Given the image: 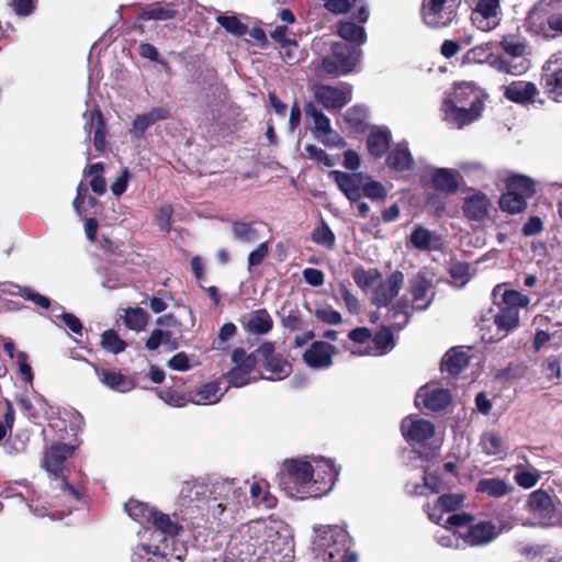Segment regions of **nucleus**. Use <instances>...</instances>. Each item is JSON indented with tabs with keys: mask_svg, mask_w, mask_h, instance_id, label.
<instances>
[{
	"mask_svg": "<svg viewBox=\"0 0 562 562\" xmlns=\"http://www.w3.org/2000/svg\"><path fill=\"white\" fill-rule=\"evenodd\" d=\"M306 458L285 460L280 485L286 495L295 499L321 497L328 493L339 474V469L329 459Z\"/></svg>",
	"mask_w": 562,
	"mask_h": 562,
	"instance_id": "obj_1",
	"label": "nucleus"
},
{
	"mask_svg": "<svg viewBox=\"0 0 562 562\" xmlns=\"http://www.w3.org/2000/svg\"><path fill=\"white\" fill-rule=\"evenodd\" d=\"M239 553L260 557L272 562H292L291 530L282 520L269 518L249 522L239 528Z\"/></svg>",
	"mask_w": 562,
	"mask_h": 562,
	"instance_id": "obj_2",
	"label": "nucleus"
},
{
	"mask_svg": "<svg viewBox=\"0 0 562 562\" xmlns=\"http://www.w3.org/2000/svg\"><path fill=\"white\" fill-rule=\"evenodd\" d=\"M497 46L504 55H491L488 63L499 72L520 76L530 68L526 41L514 34L502 36Z\"/></svg>",
	"mask_w": 562,
	"mask_h": 562,
	"instance_id": "obj_3",
	"label": "nucleus"
},
{
	"mask_svg": "<svg viewBox=\"0 0 562 562\" xmlns=\"http://www.w3.org/2000/svg\"><path fill=\"white\" fill-rule=\"evenodd\" d=\"M187 548L173 537H164L159 543L142 542L133 549L132 562H183Z\"/></svg>",
	"mask_w": 562,
	"mask_h": 562,
	"instance_id": "obj_4",
	"label": "nucleus"
},
{
	"mask_svg": "<svg viewBox=\"0 0 562 562\" xmlns=\"http://www.w3.org/2000/svg\"><path fill=\"white\" fill-rule=\"evenodd\" d=\"M211 516L220 518L225 512L238 510L244 493L237 486L235 479L216 480L209 488Z\"/></svg>",
	"mask_w": 562,
	"mask_h": 562,
	"instance_id": "obj_5",
	"label": "nucleus"
},
{
	"mask_svg": "<svg viewBox=\"0 0 562 562\" xmlns=\"http://www.w3.org/2000/svg\"><path fill=\"white\" fill-rule=\"evenodd\" d=\"M209 494L207 485L195 481H186L182 483L176 501L177 509L183 517L190 518L205 513L211 515Z\"/></svg>",
	"mask_w": 562,
	"mask_h": 562,
	"instance_id": "obj_6",
	"label": "nucleus"
},
{
	"mask_svg": "<svg viewBox=\"0 0 562 562\" xmlns=\"http://www.w3.org/2000/svg\"><path fill=\"white\" fill-rule=\"evenodd\" d=\"M330 56L323 58L321 68L330 76L347 75L359 64L362 50L346 43H335Z\"/></svg>",
	"mask_w": 562,
	"mask_h": 562,
	"instance_id": "obj_7",
	"label": "nucleus"
},
{
	"mask_svg": "<svg viewBox=\"0 0 562 562\" xmlns=\"http://www.w3.org/2000/svg\"><path fill=\"white\" fill-rule=\"evenodd\" d=\"M458 7L456 0H423L422 19L431 29L447 27L457 19Z\"/></svg>",
	"mask_w": 562,
	"mask_h": 562,
	"instance_id": "obj_8",
	"label": "nucleus"
},
{
	"mask_svg": "<svg viewBox=\"0 0 562 562\" xmlns=\"http://www.w3.org/2000/svg\"><path fill=\"white\" fill-rule=\"evenodd\" d=\"M255 358L257 364L262 366L265 371L269 373L268 380H283L292 371L291 364L281 355L276 353L272 342H263L255 350Z\"/></svg>",
	"mask_w": 562,
	"mask_h": 562,
	"instance_id": "obj_9",
	"label": "nucleus"
},
{
	"mask_svg": "<svg viewBox=\"0 0 562 562\" xmlns=\"http://www.w3.org/2000/svg\"><path fill=\"white\" fill-rule=\"evenodd\" d=\"M314 551L318 554L324 553V562L329 561V551L350 544L348 532L340 526H319L314 528Z\"/></svg>",
	"mask_w": 562,
	"mask_h": 562,
	"instance_id": "obj_10",
	"label": "nucleus"
},
{
	"mask_svg": "<svg viewBox=\"0 0 562 562\" xmlns=\"http://www.w3.org/2000/svg\"><path fill=\"white\" fill-rule=\"evenodd\" d=\"M502 15L501 0H477L471 21L477 30L491 32L501 24Z\"/></svg>",
	"mask_w": 562,
	"mask_h": 562,
	"instance_id": "obj_11",
	"label": "nucleus"
},
{
	"mask_svg": "<svg viewBox=\"0 0 562 562\" xmlns=\"http://www.w3.org/2000/svg\"><path fill=\"white\" fill-rule=\"evenodd\" d=\"M546 93L555 102H562V50L550 56L541 75Z\"/></svg>",
	"mask_w": 562,
	"mask_h": 562,
	"instance_id": "obj_12",
	"label": "nucleus"
},
{
	"mask_svg": "<svg viewBox=\"0 0 562 562\" xmlns=\"http://www.w3.org/2000/svg\"><path fill=\"white\" fill-rule=\"evenodd\" d=\"M314 99L326 110H339L351 101V88L348 85H316L313 88Z\"/></svg>",
	"mask_w": 562,
	"mask_h": 562,
	"instance_id": "obj_13",
	"label": "nucleus"
},
{
	"mask_svg": "<svg viewBox=\"0 0 562 562\" xmlns=\"http://www.w3.org/2000/svg\"><path fill=\"white\" fill-rule=\"evenodd\" d=\"M232 360L235 366L227 373L228 383L235 387L249 384L254 380L251 373L257 366L255 351L247 355L244 349L237 348L233 351Z\"/></svg>",
	"mask_w": 562,
	"mask_h": 562,
	"instance_id": "obj_14",
	"label": "nucleus"
},
{
	"mask_svg": "<svg viewBox=\"0 0 562 562\" xmlns=\"http://www.w3.org/2000/svg\"><path fill=\"white\" fill-rule=\"evenodd\" d=\"M305 114L313 120V133L323 144L327 146H340L344 144L342 138L333 131L329 117L313 103L305 105Z\"/></svg>",
	"mask_w": 562,
	"mask_h": 562,
	"instance_id": "obj_15",
	"label": "nucleus"
},
{
	"mask_svg": "<svg viewBox=\"0 0 562 562\" xmlns=\"http://www.w3.org/2000/svg\"><path fill=\"white\" fill-rule=\"evenodd\" d=\"M188 5L187 0L159 1L142 10L138 15L143 21H168L184 13Z\"/></svg>",
	"mask_w": 562,
	"mask_h": 562,
	"instance_id": "obj_16",
	"label": "nucleus"
},
{
	"mask_svg": "<svg viewBox=\"0 0 562 562\" xmlns=\"http://www.w3.org/2000/svg\"><path fill=\"white\" fill-rule=\"evenodd\" d=\"M404 284V274L401 271L392 272L385 280H380L372 291L371 301L378 307L387 306L398 294Z\"/></svg>",
	"mask_w": 562,
	"mask_h": 562,
	"instance_id": "obj_17",
	"label": "nucleus"
},
{
	"mask_svg": "<svg viewBox=\"0 0 562 562\" xmlns=\"http://www.w3.org/2000/svg\"><path fill=\"white\" fill-rule=\"evenodd\" d=\"M484 105H456L450 104V101H443L442 103L445 120L458 128H462L481 117Z\"/></svg>",
	"mask_w": 562,
	"mask_h": 562,
	"instance_id": "obj_18",
	"label": "nucleus"
},
{
	"mask_svg": "<svg viewBox=\"0 0 562 562\" xmlns=\"http://www.w3.org/2000/svg\"><path fill=\"white\" fill-rule=\"evenodd\" d=\"M337 348L328 342L314 341L303 353V360L312 369L323 370L333 366Z\"/></svg>",
	"mask_w": 562,
	"mask_h": 562,
	"instance_id": "obj_19",
	"label": "nucleus"
},
{
	"mask_svg": "<svg viewBox=\"0 0 562 562\" xmlns=\"http://www.w3.org/2000/svg\"><path fill=\"white\" fill-rule=\"evenodd\" d=\"M473 520V517L465 513H458L450 515L445 521L440 525L443 527L441 532H437L436 539L437 542L445 548H458L459 542L462 539L460 537L461 532L451 531V527H461L467 526Z\"/></svg>",
	"mask_w": 562,
	"mask_h": 562,
	"instance_id": "obj_20",
	"label": "nucleus"
},
{
	"mask_svg": "<svg viewBox=\"0 0 562 562\" xmlns=\"http://www.w3.org/2000/svg\"><path fill=\"white\" fill-rule=\"evenodd\" d=\"M401 430L407 441L420 443L434 436L435 426L429 420L411 415L402 420Z\"/></svg>",
	"mask_w": 562,
	"mask_h": 562,
	"instance_id": "obj_21",
	"label": "nucleus"
},
{
	"mask_svg": "<svg viewBox=\"0 0 562 562\" xmlns=\"http://www.w3.org/2000/svg\"><path fill=\"white\" fill-rule=\"evenodd\" d=\"M528 509L542 525H551L555 518V507L551 496L543 490H537L529 495Z\"/></svg>",
	"mask_w": 562,
	"mask_h": 562,
	"instance_id": "obj_22",
	"label": "nucleus"
},
{
	"mask_svg": "<svg viewBox=\"0 0 562 562\" xmlns=\"http://www.w3.org/2000/svg\"><path fill=\"white\" fill-rule=\"evenodd\" d=\"M408 292L414 311H426L435 297L431 282L423 276H417L409 281Z\"/></svg>",
	"mask_w": 562,
	"mask_h": 562,
	"instance_id": "obj_23",
	"label": "nucleus"
},
{
	"mask_svg": "<svg viewBox=\"0 0 562 562\" xmlns=\"http://www.w3.org/2000/svg\"><path fill=\"white\" fill-rule=\"evenodd\" d=\"M451 402V394L448 390L436 386H423L418 390L415 403L417 406H424L429 411H441Z\"/></svg>",
	"mask_w": 562,
	"mask_h": 562,
	"instance_id": "obj_24",
	"label": "nucleus"
},
{
	"mask_svg": "<svg viewBox=\"0 0 562 562\" xmlns=\"http://www.w3.org/2000/svg\"><path fill=\"white\" fill-rule=\"evenodd\" d=\"M503 89L507 100L521 105L533 103L539 94L537 86L530 81H514L508 86H504Z\"/></svg>",
	"mask_w": 562,
	"mask_h": 562,
	"instance_id": "obj_25",
	"label": "nucleus"
},
{
	"mask_svg": "<svg viewBox=\"0 0 562 562\" xmlns=\"http://www.w3.org/2000/svg\"><path fill=\"white\" fill-rule=\"evenodd\" d=\"M463 505V496L461 494H443L434 505L427 504L426 512L431 521L440 525L443 520L445 513L458 510Z\"/></svg>",
	"mask_w": 562,
	"mask_h": 562,
	"instance_id": "obj_26",
	"label": "nucleus"
},
{
	"mask_svg": "<svg viewBox=\"0 0 562 562\" xmlns=\"http://www.w3.org/2000/svg\"><path fill=\"white\" fill-rule=\"evenodd\" d=\"M149 524L155 527V530L151 531L148 528H144L142 531L138 532V536L142 540L147 539V536H154L158 533V536L164 537H173L178 535L181 527L178 524V521H175L171 519V517L168 514L161 513L159 510H155L153 518L150 519Z\"/></svg>",
	"mask_w": 562,
	"mask_h": 562,
	"instance_id": "obj_27",
	"label": "nucleus"
},
{
	"mask_svg": "<svg viewBox=\"0 0 562 562\" xmlns=\"http://www.w3.org/2000/svg\"><path fill=\"white\" fill-rule=\"evenodd\" d=\"M498 536V531L491 521H480L471 525L467 532L460 533L464 543L476 547L484 546L493 541Z\"/></svg>",
	"mask_w": 562,
	"mask_h": 562,
	"instance_id": "obj_28",
	"label": "nucleus"
},
{
	"mask_svg": "<svg viewBox=\"0 0 562 562\" xmlns=\"http://www.w3.org/2000/svg\"><path fill=\"white\" fill-rule=\"evenodd\" d=\"M329 177L334 179L338 188L350 201H358L362 196V173H347L339 170H333Z\"/></svg>",
	"mask_w": 562,
	"mask_h": 562,
	"instance_id": "obj_29",
	"label": "nucleus"
},
{
	"mask_svg": "<svg viewBox=\"0 0 562 562\" xmlns=\"http://www.w3.org/2000/svg\"><path fill=\"white\" fill-rule=\"evenodd\" d=\"M443 101H450V104L456 105H484L481 90L472 82L457 83Z\"/></svg>",
	"mask_w": 562,
	"mask_h": 562,
	"instance_id": "obj_30",
	"label": "nucleus"
},
{
	"mask_svg": "<svg viewBox=\"0 0 562 562\" xmlns=\"http://www.w3.org/2000/svg\"><path fill=\"white\" fill-rule=\"evenodd\" d=\"M85 119V132L90 138V134L93 132V145L97 150L102 151L105 148V125L103 116L100 110L87 111L83 113Z\"/></svg>",
	"mask_w": 562,
	"mask_h": 562,
	"instance_id": "obj_31",
	"label": "nucleus"
},
{
	"mask_svg": "<svg viewBox=\"0 0 562 562\" xmlns=\"http://www.w3.org/2000/svg\"><path fill=\"white\" fill-rule=\"evenodd\" d=\"M241 324L244 329L250 335L261 336L272 329L273 321L267 310L260 308L244 316Z\"/></svg>",
	"mask_w": 562,
	"mask_h": 562,
	"instance_id": "obj_32",
	"label": "nucleus"
},
{
	"mask_svg": "<svg viewBox=\"0 0 562 562\" xmlns=\"http://www.w3.org/2000/svg\"><path fill=\"white\" fill-rule=\"evenodd\" d=\"M170 116V111L167 108H154L147 113L137 115L132 124L130 133L135 138H140L146 130L158 121L167 120Z\"/></svg>",
	"mask_w": 562,
	"mask_h": 562,
	"instance_id": "obj_33",
	"label": "nucleus"
},
{
	"mask_svg": "<svg viewBox=\"0 0 562 562\" xmlns=\"http://www.w3.org/2000/svg\"><path fill=\"white\" fill-rule=\"evenodd\" d=\"M519 324V313L513 307H503L497 305V312L494 314V325L496 326L497 340L506 337Z\"/></svg>",
	"mask_w": 562,
	"mask_h": 562,
	"instance_id": "obj_34",
	"label": "nucleus"
},
{
	"mask_svg": "<svg viewBox=\"0 0 562 562\" xmlns=\"http://www.w3.org/2000/svg\"><path fill=\"white\" fill-rule=\"evenodd\" d=\"M75 448L66 443L53 445L45 453L44 467L53 474H57L63 469L67 458L74 453Z\"/></svg>",
	"mask_w": 562,
	"mask_h": 562,
	"instance_id": "obj_35",
	"label": "nucleus"
},
{
	"mask_svg": "<svg viewBox=\"0 0 562 562\" xmlns=\"http://www.w3.org/2000/svg\"><path fill=\"white\" fill-rule=\"evenodd\" d=\"M490 200L483 193H475L465 199L462 210L464 215L472 221H481L488 214Z\"/></svg>",
	"mask_w": 562,
	"mask_h": 562,
	"instance_id": "obj_36",
	"label": "nucleus"
},
{
	"mask_svg": "<svg viewBox=\"0 0 562 562\" xmlns=\"http://www.w3.org/2000/svg\"><path fill=\"white\" fill-rule=\"evenodd\" d=\"M373 349L366 352H353L355 355L384 356L395 347V338L389 326H382L373 336Z\"/></svg>",
	"mask_w": 562,
	"mask_h": 562,
	"instance_id": "obj_37",
	"label": "nucleus"
},
{
	"mask_svg": "<svg viewBox=\"0 0 562 562\" xmlns=\"http://www.w3.org/2000/svg\"><path fill=\"white\" fill-rule=\"evenodd\" d=\"M412 311L409 300L406 296H402L389 310L386 319L391 323L392 327L401 330L408 324Z\"/></svg>",
	"mask_w": 562,
	"mask_h": 562,
	"instance_id": "obj_38",
	"label": "nucleus"
},
{
	"mask_svg": "<svg viewBox=\"0 0 562 562\" xmlns=\"http://www.w3.org/2000/svg\"><path fill=\"white\" fill-rule=\"evenodd\" d=\"M469 359L465 351L453 348L443 356L441 370L451 375H458L468 367Z\"/></svg>",
	"mask_w": 562,
	"mask_h": 562,
	"instance_id": "obj_39",
	"label": "nucleus"
},
{
	"mask_svg": "<svg viewBox=\"0 0 562 562\" xmlns=\"http://www.w3.org/2000/svg\"><path fill=\"white\" fill-rule=\"evenodd\" d=\"M434 187L448 194H453L458 191V172L447 168L436 169L432 175Z\"/></svg>",
	"mask_w": 562,
	"mask_h": 562,
	"instance_id": "obj_40",
	"label": "nucleus"
},
{
	"mask_svg": "<svg viewBox=\"0 0 562 562\" xmlns=\"http://www.w3.org/2000/svg\"><path fill=\"white\" fill-rule=\"evenodd\" d=\"M387 166L397 171H404L412 167L413 158L406 143H400L389 154Z\"/></svg>",
	"mask_w": 562,
	"mask_h": 562,
	"instance_id": "obj_41",
	"label": "nucleus"
},
{
	"mask_svg": "<svg viewBox=\"0 0 562 562\" xmlns=\"http://www.w3.org/2000/svg\"><path fill=\"white\" fill-rule=\"evenodd\" d=\"M10 289H4L3 292L9 295H19L23 297L26 301L33 302L35 305L48 308L50 305V300L38 292L34 291L32 288L29 286H20L18 284H9Z\"/></svg>",
	"mask_w": 562,
	"mask_h": 562,
	"instance_id": "obj_42",
	"label": "nucleus"
},
{
	"mask_svg": "<svg viewBox=\"0 0 562 562\" xmlns=\"http://www.w3.org/2000/svg\"><path fill=\"white\" fill-rule=\"evenodd\" d=\"M391 142V133L387 130L372 132L367 139L369 153L374 157H382Z\"/></svg>",
	"mask_w": 562,
	"mask_h": 562,
	"instance_id": "obj_43",
	"label": "nucleus"
},
{
	"mask_svg": "<svg viewBox=\"0 0 562 562\" xmlns=\"http://www.w3.org/2000/svg\"><path fill=\"white\" fill-rule=\"evenodd\" d=\"M97 373L100 381L111 390L127 392L133 387L132 381L120 372L102 370Z\"/></svg>",
	"mask_w": 562,
	"mask_h": 562,
	"instance_id": "obj_44",
	"label": "nucleus"
},
{
	"mask_svg": "<svg viewBox=\"0 0 562 562\" xmlns=\"http://www.w3.org/2000/svg\"><path fill=\"white\" fill-rule=\"evenodd\" d=\"M507 190L528 199L535 193V182L531 178L522 175H515L508 178L506 183Z\"/></svg>",
	"mask_w": 562,
	"mask_h": 562,
	"instance_id": "obj_45",
	"label": "nucleus"
},
{
	"mask_svg": "<svg viewBox=\"0 0 562 562\" xmlns=\"http://www.w3.org/2000/svg\"><path fill=\"white\" fill-rule=\"evenodd\" d=\"M125 510L133 520L139 524H149L156 508L149 506L146 503L136 499H130L125 504Z\"/></svg>",
	"mask_w": 562,
	"mask_h": 562,
	"instance_id": "obj_46",
	"label": "nucleus"
},
{
	"mask_svg": "<svg viewBox=\"0 0 562 562\" xmlns=\"http://www.w3.org/2000/svg\"><path fill=\"white\" fill-rule=\"evenodd\" d=\"M513 490L505 481L496 477L482 479L477 482L476 491L492 497H502Z\"/></svg>",
	"mask_w": 562,
	"mask_h": 562,
	"instance_id": "obj_47",
	"label": "nucleus"
},
{
	"mask_svg": "<svg viewBox=\"0 0 562 562\" xmlns=\"http://www.w3.org/2000/svg\"><path fill=\"white\" fill-rule=\"evenodd\" d=\"M223 394L216 382H210L198 389L192 402L198 405L214 404L222 398Z\"/></svg>",
	"mask_w": 562,
	"mask_h": 562,
	"instance_id": "obj_48",
	"label": "nucleus"
},
{
	"mask_svg": "<svg viewBox=\"0 0 562 562\" xmlns=\"http://www.w3.org/2000/svg\"><path fill=\"white\" fill-rule=\"evenodd\" d=\"M52 317H53V322L57 326H59L61 328H67L76 335L82 334L83 327H82L80 319L71 313L61 311V307L53 308Z\"/></svg>",
	"mask_w": 562,
	"mask_h": 562,
	"instance_id": "obj_49",
	"label": "nucleus"
},
{
	"mask_svg": "<svg viewBox=\"0 0 562 562\" xmlns=\"http://www.w3.org/2000/svg\"><path fill=\"white\" fill-rule=\"evenodd\" d=\"M337 33L345 41L357 43L359 45L367 41L366 30L351 21L340 22L338 24Z\"/></svg>",
	"mask_w": 562,
	"mask_h": 562,
	"instance_id": "obj_50",
	"label": "nucleus"
},
{
	"mask_svg": "<svg viewBox=\"0 0 562 562\" xmlns=\"http://www.w3.org/2000/svg\"><path fill=\"white\" fill-rule=\"evenodd\" d=\"M480 446L487 456L502 457L505 454L506 448L504 441L496 432H484L481 437Z\"/></svg>",
	"mask_w": 562,
	"mask_h": 562,
	"instance_id": "obj_51",
	"label": "nucleus"
},
{
	"mask_svg": "<svg viewBox=\"0 0 562 562\" xmlns=\"http://www.w3.org/2000/svg\"><path fill=\"white\" fill-rule=\"evenodd\" d=\"M148 322V314L142 307H131L125 311L124 324L136 331L143 330Z\"/></svg>",
	"mask_w": 562,
	"mask_h": 562,
	"instance_id": "obj_52",
	"label": "nucleus"
},
{
	"mask_svg": "<svg viewBox=\"0 0 562 562\" xmlns=\"http://www.w3.org/2000/svg\"><path fill=\"white\" fill-rule=\"evenodd\" d=\"M501 209L510 214L521 213L527 207V200L510 191H506L499 200Z\"/></svg>",
	"mask_w": 562,
	"mask_h": 562,
	"instance_id": "obj_53",
	"label": "nucleus"
},
{
	"mask_svg": "<svg viewBox=\"0 0 562 562\" xmlns=\"http://www.w3.org/2000/svg\"><path fill=\"white\" fill-rule=\"evenodd\" d=\"M216 22L226 30V32L241 37L248 32V27L236 15L220 14L216 16Z\"/></svg>",
	"mask_w": 562,
	"mask_h": 562,
	"instance_id": "obj_54",
	"label": "nucleus"
},
{
	"mask_svg": "<svg viewBox=\"0 0 562 562\" xmlns=\"http://www.w3.org/2000/svg\"><path fill=\"white\" fill-rule=\"evenodd\" d=\"M233 233L237 240L245 244L255 243L259 238L258 229L251 224L244 222H235Z\"/></svg>",
	"mask_w": 562,
	"mask_h": 562,
	"instance_id": "obj_55",
	"label": "nucleus"
},
{
	"mask_svg": "<svg viewBox=\"0 0 562 562\" xmlns=\"http://www.w3.org/2000/svg\"><path fill=\"white\" fill-rule=\"evenodd\" d=\"M380 277L381 273L375 269H356L353 272V280L356 284L363 290H367L369 288L374 289L375 284L380 280Z\"/></svg>",
	"mask_w": 562,
	"mask_h": 562,
	"instance_id": "obj_56",
	"label": "nucleus"
},
{
	"mask_svg": "<svg viewBox=\"0 0 562 562\" xmlns=\"http://www.w3.org/2000/svg\"><path fill=\"white\" fill-rule=\"evenodd\" d=\"M312 239L317 245H322L329 249L334 248L336 240L334 233L324 221L313 229Z\"/></svg>",
	"mask_w": 562,
	"mask_h": 562,
	"instance_id": "obj_57",
	"label": "nucleus"
},
{
	"mask_svg": "<svg viewBox=\"0 0 562 562\" xmlns=\"http://www.w3.org/2000/svg\"><path fill=\"white\" fill-rule=\"evenodd\" d=\"M529 304V299L518 291L506 290L502 294V301L497 304L503 307H513L518 311Z\"/></svg>",
	"mask_w": 562,
	"mask_h": 562,
	"instance_id": "obj_58",
	"label": "nucleus"
},
{
	"mask_svg": "<svg viewBox=\"0 0 562 562\" xmlns=\"http://www.w3.org/2000/svg\"><path fill=\"white\" fill-rule=\"evenodd\" d=\"M449 273L453 283L459 288L465 285L471 279L470 265L467 262H452L449 268Z\"/></svg>",
	"mask_w": 562,
	"mask_h": 562,
	"instance_id": "obj_59",
	"label": "nucleus"
},
{
	"mask_svg": "<svg viewBox=\"0 0 562 562\" xmlns=\"http://www.w3.org/2000/svg\"><path fill=\"white\" fill-rule=\"evenodd\" d=\"M101 346L109 352L117 355L125 350L126 342L114 330L109 329L101 336Z\"/></svg>",
	"mask_w": 562,
	"mask_h": 562,
	"instance_id": "obj_60",
	"label": "nucleus"
},
{
	"mask_svg": "<svg viewBox=\"0 0 562 562\" xmlns=\"http://www.w3.org/2000/svg\"><path fill=\"white\" fill-rule=\"evenodd\" d=\"M250 497L256 505H263L267 508H271L276 505V498L266 491L265 486L260 483L251 484Z\"/></svg>",
	"mask_w": 562,
	"mask_h": 562,
	"instance_id": "obj_61",
	"label": "nucleus"
},
{
	"mask_svg": "<svg viewBox=\"0 0 562 562\" xmlns=\"http://www.w3.org/2000/svg\"><path fill=\"white\" fill-rule=\"evenodd\" d=\"M432 241L434 234L422 226L416 227L411 235L412 245L420 250L428 249L431 246Z\"/></svg>",
	"mask_w": 562,
	"mask_h": 562,
	"instance_id": "obj_62",
	"label": "nucleus"
},
{
	"mask_svg": "<svg viewBox=\"0 0 562 562\" xmlns=\"http://www.w3.org/2000/svg\"><path fill=\"white\" fill-rule=\"evenodd\" d=\"M362 195L371 199V200H384L386 198L385 188L378 181H370L368 183H362L361 189Z\"/></svg>",
	"mask_w": 562,
	"mask_h": 562,
	"instance_id": "obj_63",
	"label": "nucleus"
},
{
	"mask_svg": "<svg viewBox=\"0 0 562 562\" xmlns=\"http://www.w3.org/2000/svg\"><path fill=\"white\" fill-rule=\"evenodd\" d=\"M329 562H358V555L349 550L348 544L341 549L329 551Z\"/></svg>",
	"mask_w": 562,
	"mask_h": 562,
	"instance_id": "obj_64",
	"label": "nucleus"
}]
</instances>
